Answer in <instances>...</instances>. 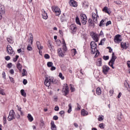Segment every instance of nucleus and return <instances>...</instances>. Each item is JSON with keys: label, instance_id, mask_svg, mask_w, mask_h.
<instances>
[{"label": "nucleus", "instance_id": "9d476101", "mask_svg": "<svg viewBox=\"0 0 130 130\" xmlns=\"http://www.w3.org/2000/svg\"><path fill=\"white\" fill-rule=\"evenodd\" d=\"M102 69L103 73L104 74V75H106L110 70V68L106 65L103 66Z\"/></svg>", "mask_w": 130, "mask_h": 130}, {"label": "nucleus", "instance_id": "de8ad7c7", "mask_svg": "<svg viewBox=\"0 0 130 130\" xmlns=\"http://www.w3.org/2000/svg\"><path fill=\"white\" fill-rule=\"evenodd\" d=\"M99 126L100 128H104V124H103V123H102L99 124Z\"/></svg>", "mask_w": 130, "mask_h": 130}, {"label": "nucleus", "instance_id": "338daca9", "mask_svg": "<svg viewBox=\"0 0 130 130\" xmlns=\"http://www.w3.org/2000/svg\"><path fill=\"white\" fill-rule=\"evenodd\" d=\"M13 60L14 62H16V61H17V55H16L15 57L13 58Z\"/></svg>", "mask_w": 130, "mask_h": 130}, {"label": "nucleus", "instance_id": "864d4df0", "mask_svg": "<svg viewBox=\"0 0 130 130\" xmlns=\"http://www.w3.org/2000/svg\"><path fill=\"white\" fill-rule=\"evenodd\" d=\"M6 60H10L11 59V57L10 56H7L5 57Z\"/></svg>", "mask_w": 130, "mask_h": 130}, {"label": "nucleus", "instance_id": "2f4dec72", "mask_svg": "<svg viewBox=\"0 0 130 130\" xmlns=\"http://www.w3.org/2000/svg\"><path fill=\"white\" fill-rule=\"evenodd\" d=\"M18 111H20L21 115H23V112H22V108L19 107V106H17Z\"/></svg>", "mask_w": 130, "mask_h": 130}, {"label": "nucleus", "instance_id": "6e6552de", "mask_svg": "<svg viewBox=\"0 0 130 130\" xmlns=\"http://www.w3.org/2000/svg\"><path fill=\"white\" fill-rule=\"evenodd\" d=\"M80 17L82 24H83V25H86V24H87V16L85 14H82Z\"/></svg>", "mask_w": 130, "mask_h": 130}, {"label": "nucleus", "instance_id": "69168bd1", "mask_svg": "<svg viewBox=\"0 0 130 130\" xmlns=\"http://www.w3.org/2000/svg\"><path fill=\"white\" fill-rule=\"evenodd\" d=\"M10 74H11V75H14V70H13V69H11V70H10Z\"/></svg>", "mask_w": 130, "mask_h": 130}, {"label": "nucleus", "instance_id": "0eeeda50", "mask_svg": "<svg viewBox=\"0 0 130 130\" xmlns=\"http://www.w3.org/2000/svg\"><path fill=\"white\" fill-rule=\"evenodd\" d=\"M90 36L95 41V42H98L99 39H98V34L94 33L93 31L90 32Z\"/></svg>", "mask_w": 130, "mask_h": 130}, {"label": "nucleus", "instance_id": "20e7f679", "mask_svg": "<svg viewBox=\"0 0 130 130\" xmlns=\"http://www.w3.org/2000/svg\"><path fill=\"white\" fill-rule=\"evenodd\" d=\"M52 10L54 13H55V16H59L61 13L60 9L57 6H52Z\"/></svg>", "mask_w": 130, "mask_h": 130}, {"label": "nucleus", "instance_id": "a211bd4d", "mask_svg": "<svg viewBox=\"0 0 130 130\" xmlns=\"http://www.w3.org/2000/svg\"><path fill=\"white\" fill-rule=\"evenodd\" d=\"M103 12H104V13H106L107 14H108L109 15H110V14H111V12L109 11V9H108V8L107 7H105L103 9Z\"/></svg>", "mask_w": 130, "mask_h": 130}, {"label": "nucleus", "instance_id": "f704fd0d", "mask_svg": "<svg viewBox=\"0 0 130 130\" xmlns=\"http://www.w3.org/2000/svg\"><path fill=\"white\" fill-rule=\"evenodd\" d=\"M22 77L27 76V71H26V70L23 69V72L22 73Z\"/></svg>", "mask_w": 130, "mask_h": 130}, {"label": "nucleus", "instance_id": "393cba45", "mask_svg": "<svg viewBox=\"0 0 130 130\" xmlns=\"http://www.w3.org/2000/svg\"><path fill=\"white\" fill-rule=\"evenodd\" d=\"M121 47L123 49H126V48H127V47L126 46V43L121 42Z\"/></svg>", "mask_w": 130, "mask_h": 130}, {"label": "nucleus", "instance_id": "a878e982", "mask_svg": "<svg viewBox=\"0 0 130 130\" xmlns=\"http://www.w3.org/2000/svg\"><path fill=\"white\" fill-rule=\"evenodd\" d=\"M7 41L11 44H13L14 43V40H13L12 38H8Z\"/></svg>", "mask_w": 130, "mask_h": 130}, {"label": "nucleus", "instance_id": "6e6d98bb", "mask_svg": "<svg viewBox=\"0 0 130 130\" xmlns=\"http://www.w3.org/2000/svg\"><path fill=\"white\" fill-rule=\"evenodd\" d=\"M107 49H109V52H110V53H111V52H112V49L111 48V47H108Z\"/></svg>", "mask_w": 130, "mask_h": 130}, {"label": "nucleus", "instance_id": "58836bf2", "mask_svg": "<svg viewBox=\"0 0 130 130\" xmlns=\"http://www.w3.org/2000/svg\"><path fill=\"white\" fill-rule=\"evenodd\" d=\"M0 94H1V95H6V93H5V92H4V89H2V88L0 87Z\"/></svg>", "mask_w": 130, "mask_h": 130}, {"label": "nucleus", "instance_id": "39448f33", "mask_svg": "<svg viewBox=\"0 0 130 130\" xmlns=\"http://www.w3.org/2000/svg\"><path fill=\"white\" fill-rule=\"evenodd\" d=\"M62 93H63L64 96H67L69 93H70V89H69V85L66 84L65 86L63 87L62 90Z\"/></svg>", "mask_w": 130, "mask_h": 130}, {"label": "nucleus", "instance_id": "49530a36", "mask_svg": "<svg viewBox=\"0 0 130 130\" xmlns=\"http://www.w3.org/2000/svg\"><path fill=\"white\" fill-rule=\"evenodd\" d=\"M18 53H21V52H24V50L22 49H19L17 50Z\"/></svg>", "mask_w": 130, "mask_h": 130}, {"label": "nucleus", "instance_id": "09e8293b", "mask_svg": "<svg viewBox=\"0 0 130 130\" xmlns=\"http://www.w3.org/2000/svg\"><path fill=\"white\" fill-rule=\"evenodd\" d=\"M104 118L102 117V116H100L98 118L99 121H102V120H103Z\"/></svg>", "mask_w": 130, "mask_h": 130}, {"label": "nucleus", "instance_id": "774afa93", "mask_svg": "<svg viewBox=\"0 0 130 130\" xmlns=\"http://www.w3.org/2000/svg\"><path fill=\"white\" fill-rule=\"evenodd\" d=\"M127 67L130 68V61H127Z\"/></svg>", "mask_w": 130, "mask_h": 130}, {"label": "nucleus", "instance_id": "f3484780", "mask_svg": "<svg viewBox=\"0 0 130 130\" xmlns=\"http://www.w3.org/2000/svg\"><path fill=\"white\" fill-rule=\"evenodd\" d=\"M51 129L56 130V125L54 124V121H52L51 122Z\"/></svg>", "mask_w": 130, "mask_h": 130}, {"label": "nucleus", "instance_id": "a19ab883", "mask_svg": "<svg viewBox=\"0 0 130 130\" xmlns=\"http://www.w3.org/2000/svg\"><path fill=\"white\" fill-rule=\"evenodd\" d=\"M44 58H46V59H49V58H50V56H49L48 54H45L44 55Z\"/></svg>", "mask_w": 130, "mask_h": 130}, {"label": "nucleus", "instance_id": "5fc2aeb1", "mask_svg": "<svg viewBox=\"0 0 130 130\" xmlns=\"http://www.w3.org/2000/svg\"><path fill=\"white\" fill-rule=\"evenodd\" d=\"M70 86H71L70 89H71V92H74V91H75V88L74 87H73L72 85L70 84Z\"/></svg>", "mask_w": 130, "mask_h": 130}, {"label": "nucleus", "instance_id": "7ed1b4c3", "mask_svg": "<svg viewBox=\"0 0 130 130\" xmlns=\"http://www.w3.org/2000/svg\"><path fill=\"white\" fill-rule=\"evenodd\" d=\"M117 57L114 54V52L112 53V58L110 60V61L109 62V65L112 68V69H114V66H113V64H114V62L115 61V60L116 59Z\"/></svg>", "mask_w": 130, "mask_h": 130}, {"label": "nucleus", "instance_id": "1a4fd4ad", "mask_svg": "<svg viewBox=\"0 0 130 130\" xmlns=\"http://www.w3.org/2000/svg\"><path fill=\"white\" fill-rule=\"evenodd\" d=\"M15 118V112H14V110L11 111L9 113V115L8 117V120L9 121H11L12 119H14Z\"/></svg>", "mask_w": 130, "mask_h": 130}, {"label": "nucleus", "instance_id": "cd10ccee", "mask_svg": "<svg viewBox=\"0 0 130 130\" xmlns=\"http://www.w3.org/2000/svg\"><path fill=\"white\" fill-rule=\"evenodd\" d=\"M101 88L100 87H98L96 88V94L97 95H101Z\"/></svg>", "mask_w": 130, "mask_h": 130}, {"label": "nucleus", "instance_id": "4468645a", "mask_svg": "<svg viewBox=\"0 0 130 130\" xmlns=\"http://www.w3.org/2000/svg\"><path fill=\"white\" fill-rule=\"evenodd\" d=\"M69 4L71 7H74L75 8L78 6V5L77 4V2L74 1V0L70 1L69 2Z\"/></svg>", "mask_w": 130, "mask_h": 130}, {"label": "nucleus", "instance_id": "aec40b11", "mask_svg": "<svg viewBox=\"0 0 130 130\" xmlns=\"http://www.w3.org/2000/svg\"><path fill=\"white\" fill-rule=\"evenodd\" d=\"M88 23H89V26H91V27H94L95 22H94V20L92 21L91 19H89L88 20Z\"/></svg>", "mask_w": 130, "mask_h": 130}, {"label": "nucleus", "instance_id": "680f3d73", "mask_svg": "<svg viewBox=\"0 0 130 130\" xmlns=\"http://www.w3.org/2000/svg\"><path fill=\"white\" fill-rule=\"evenodd\" d=\"M27 83H28V82L27 81V80H26V79L23 80V85H26Z\"/></svg>", "mask_w": 130, "mask_h": 130}, {"label": "nucleus", "instance_id": "e433bc0d", "mask_svg": "<svg viewBox=\"0 0 130 130\" xmlns=\"http://www.w3.org/2000/svg\"><path fill=\"white\" fill-rule=\"evenodd\" d=\"M59 77L61 78V80H64V77L62 76V73H59Z\"/></svg>", "mask_w": 130, "mask_h": 130}, {"label": "nucleus", "instance_id": "a18cd8bd", "mask_svg": "<svg viewBox=\"0 0 130 130\" xmlns=\"http://www.w3.org/2000/svg\"><path fill=\"white\" fill-rule=\"evenodd\" d=\"M9 79H10L11 83H13V84L14 83H15V80H14V78L13 77H11V76H9Z\"/></svg>", "mask_w": 130, "mask_h": 130}, {"label": "nucleus", "instance_id": "473e14b6", "mask_svg": "<svg viewBox=\"0 0 130 130\" xmlns=\"http://www.w3.org/2000/svg\"><path fill=\"white\" fill-rule=\"evenodd\" d=\"M17 69H18V70L20 72H21V71H22V65H21V64H20V63L17 64Z\"/></svg>", "mask_w": 130, "mask_h": 130}, {"label": "nucleus", "instance_id": "3c124183", "mask_svg": "<svg viewBox=\"0 0 130 130\" xmlns=\"http://www.w3.org/2000/svg\"><path fill=\"white\" fill-rule=\"evenodd\" d=\"M2 77L6 79V72H3L2 73Z\"/></svg>", "mask_w": 130, "mask_h": 130}, {"label": "nucleus", "instance_id": "c756f323", "mask_svg": "<svg viewBox=\"0 0 130 130\" xmlns=\"http://www.w3.org/2000/svg\"><path fill=\"white\" fill-rule=\"evenodd\" d=\"M20 92L22 96H23V97H26V93L25 92V90H24V89H21Z\"/></svg>", "mask_w": 130, "mask_h": 130}, {"label": "nucleus", "instance_id": "bb28decb", "mask_svg": "<svg viewBox=\"0 0 130 130\" xmlns=\"http://www.w3.org/2000/svg\"><path fill=\"white\" fill-rule=\"evenodd\" d=\"M5 13H6V11H5V8L4 7L0 8V15L5 14Z\"/></svg>", "mask_w": 130, "mask_h": 130}, {"label": "nucleus", "instance_id": "f03ea898", "mask_svg": "<svg viewBox=\"0 0 130 130\" xmlns=\"http://www.w3.org/2000/svg\"><path fill=\"white\" fill-rule=\"evenodd\" d=\"M90 47H91V51L92 54H94L96 53V51H98L97 50V44L95 43L94 41H92L90 43Z\"/></svg>", "mask_w": 130, "mask_h": 130}, {"label": "nucleus", "instance_id": "c85d7f7f", "mask_svg": "<svg viewBox=\"0 0 130 130\" xmlns=\"http://www.w3.org/2000/svg\"><path fill=\"white\" fill-rule=\"evenodd\" d=\"M29 35H30V44L32 45L33 44V41H34V39H33V35H32L31 33H30L29 34Z\"/></svg>", "mask_w": 130, "mask_h": 130}, {"label": "nucleus", "instance_id": "2eb2a0df", "mask_svg": "<svg viewBox=\"0 0 130 130\" xmlns=\"http://www.w3.org/2000/svg\"><path fill=\"white\" fill-rule=\"evenodd\" d=\"M57 52L59 57H63V56H64V54L62 52V50L61 48L58 49Z\"/></svg>", "mask_w": 130, "mask_h": 130}, {"label": "nucleus", "instance_id": "412c9836", "mask_svg": "<svg viewBox=\"0 0 130 130\" xmlns=\"http://www.w3.org/2000/svg\"><path fill=\"white\" fill-rule=\"evenodd\" d=\"M96 66L98 67H101L102 66V60L101 58H99L96 61Z\"/></svg>", "mask_w": 130, "mask_h": 130}, {"label": "nucleus", "instance_id": "c9c22d12", "mask_svg": "<svg viewBox=\"0 0 130 130\" xmlns=\"http://www.w3.org/2000/svg\"><path fill=\"white\" fill-rule=\"evenodd\" d=\"M52 66H53V63H52V62H47V66L48 67V68H51V67H52Z\"/></svg>", "mask_w": 130, "mask_h": 130}, {"label": "nucleus", "instance_id": "c03bdc74", "mask_svg": "<svg viewBox=\"0 0 130 130\" xmlns=\"http://www.w3.org/2000/svg\"><path fill=\"white\" fill-rule=\"evenodd\" d=\"M7 68H8V69H11V68H12V67H13V64H12V63H9L7 64Z\"/></svg>", "mask_w": 130, "mask_h": 130}, {"label": "nucleus", "instance_id": "dca6fc26", "mask_svg": "<svg viewBox=\"0 0 130 130\" xmlns=\"http://www.w3.org/2000/svg\"><path fill=\"white\" fill-rule=\"evenodd\" d=\"M42 17L43 18V19H44L45 20H47V19L48 18V16L47 15V13H46L45 11H44V10H43L42 11Z\"/></svg>", "mask_w": 130, "mask_h": 130}, {"label": "nucleus", "instance_id": "5701e85b", "mask_svg": "<svg viewBox=\"0 0 130 130\" xmlns=\"http://www.w3.org/2000/svg\"><path fill=\"white\" fill-rule=\"evenodd\" d=\"M37 46L39 50L43 49V46H41V44H40V42H37Z\"/></svg>", "mask_w": 130, "mask_h": 130}, {"label": "nucleus", "instance_id": "052dcab7", "mask_svg": "<svg viewBox=\"0 0 130 130\" xmlns=\"http://www.w3.org/2000/svg\"><path fill=\"white\" fill-rule=\"evenodd\" d=\"M77 110H81V106L79 104H77Z\"/></svg>", "mask_w": 130, "mask_h": 130}, {"label": "nucleus", "instance_id": "6ab92c4d", "mask_svg": "<svg viewBox=\"0 0 130 130\" xmlns=\"http://www.w3.org/2000/svg\"><path fill=\"white\" fill-rule=\"evenodd\" d=\"M88 112L85 110V109H82L81 110V115H82L83 116H86L88 115Z\"/></svg>", "mask_w": 130, "mask_h": 130}, {"label": "nucleus", "instance_id": "bf43d9fd", "mask_svg": "<svg viewBox=\"0 0 130 130\" xmlns=\"http://www.w3.org/2000/svg\"><path fill=\"white\" fill-rule=\"evenodd\" d=\"M53 119L54 120H57L58 119V117L56 115L53 116Z\"/></svg>", "mask_w": 130, "mask_h": 130}, {"label": "nucleus", "instance_id": "e2e57ef3", "mask_svg": "<svg viewBox=\"0 0 130 130\" xmlns=\"http://www.w3.org/2000/svg\"><path fill=\"white\" fill-rule=\"evenodd\" d=\"M117 118L118 120H121V119L122 118V116L121 115H120V116H118Z\"/></svg>", "mask_w": 130, "mask_h": 130}, {"label": "nucleus", "instance_id": "4d7b16f0", "mask_svg": "<svg viewBox=\"0 0 130 130\" xmlns=\"http://www.w3.org/2000/svg\"><path fill=\"white\" fill-rule=\"evenodd\" d=\"M54 110L55 111H58L59 110V107L58 106L55 107Z\"/></svg>", "mask_w": 130, "mask_h": 130}, {"label": "nucleus", "instance_id": "4c0bfd02", "mask_svg": "<svg viewBox=\"0 0 130 130\" xmlns=\"http://www.w3.org/2000/svg\"><path fill=\"white\" fill-rule=\"evenodd\" d=\"M104 21L105 20L103 19L101 21L100 23L99 24V26L100 27H101L102 26H104V25H105V24H104Z\"/></svg>", "mask_w": 130, "mask_h": 130}, {"label": "nucleus", "instance_id": "4be33fe9", "mask_svg": "<svg viewBox=\"0 0 130 130\" xmlns=\"http://www.w3.org/2000/svg\"><path fill=\"white\" fill-rule=\"evenodd\" d=\"M62 44H63V49L64 50V51H67V44H66V41H64V39H62Z\"/></svg>", "mask_w": 130, "mask_h": 130}, {"label": "nucleus", "instance_id": "13d9d810", "mask_svg": "<svg viewBox=\"0 0 130 130\" xmlns=\"http://www.w3.org/2000/svg\"><path fill=\"white\" fill-rule=\"evenodd\" d=\"M110 24H111V21H108L106 24V27H107V26H109V25H110Z\"/></svg>", "mask_w": 130, "mask_h": 130}, {"label": "nucleus", "instance_id": "7c9ffc66", "mask_svg": "<svg viewBox=\"0 0 130 130\" xmlns=\"http://www.w3.org/2000/svg\"><path fill=\"white\" fill-rule=\"evenodd\" d=\"M76 23L78 25H80V26L81 25V22H80V19H79V17H78L76 18Z\"/></svg>", "mask_w": 130, "mask_h": 130}, {"label": "nucleus", "instance_id": "f257e3e1", "mask_svg": "<svg viewBox=\"0 0 130 130\" xmlns=\"http://www.w3.org/2000/svg\"><path fill=\"white\" fill-rule=\"evenodd\" d=\"M44 84L46 87H50L51 84H54V78L50 76L46 77Z\"/></svg>", "mask_w": 130, "mask_h": 130}, {"label": "nucleus", "instance_id": "8fccbe9b", "mask_svg": "<svg viewBox=\"0 0 130 130\" xmlns=\"http://www.w3.org/2000/svg\"><path fill=\"white\" fill-rule=\"evenodd\" d=\"M72 51L74 53V55H76V54L77 53V50H76V49H72Z\"/></svg>", "mask_w": 130, "mask_h": 130}, {"label": "nucleus", "instance_id": "0e129e2a", "mask_svg": "<svg viewBox=\"0 0 130 130\" xmlns=\"http://www.w3.org/2000/svg\"><path fill=\"white\" fill-rule=\"evenodd\" d=\"M56 68L55 67L52 66L51 67V71H55Z\"/></svg>", "mask_w": 130, "mask_h": 130}, {"label": "nucleus", "instance_id": "b1692460", "mask_svg": "<svg viewBox=\"0 0 130 130\" xmlns=\"http://www.w3.org/2000/svg\"><path fill=\"white\" fill-rule=\"evenodd\" d=\"M27 118H28L29 121H30V122H32V121H33V120H34L33 117L30 114H28Z\"/></svg>", "mask_w": 130, "mask_h": 130}, {"label": "nucleus", "instance_id": "79ce46f5", "mask_svg": "<svg viewBox=\"0 0 130 130\" xmlns=\"http://www.w3.org/2000/svg\"><path fill=\"white\" fill-rule=\"evenodd\" d=\"M27 49L29 51H32V47H31V46L30 45H28V46L27 47Z\"/></svg>", "mask_w": 130, "mask_h": 130}, {"label": "nucleus", "instance_id": "9b49d317", "mask_svg": "<svg viewBox=\"0 0 130 130\" xmlns=\"http://www.w3.org/2000/svg\"><path fill=\"white\" fill-rule=\"evenodd\" d=\"M92 17L93 22H94L95 24H97V23H98V18H97L98 15H97L96 13H92Z\"/></svg>", "mask_w": 130, "mask_h": 130}, {"label": "nucleus", "instance_id": "ea45409f", "mask_svg": "<svg viewBox=\"0 0 130 130\" xmlns=\"http://www.w3.org/2000/svg\"><path fill=\"white\" fill-rule=\"evenodd\" d=\"M3 123L4 124H6L7 123V117H6V116H4L3 117Z\"/></svg>", "mask_w": 130, "mask_h": 130}, {"label": "nucleus", "instance_id": "423d86ee", "mask_svg": "<svg viewBox=\"0 0 130 130\" xmlns=\"http://www.w3.org/2000/svg\"><path fill=\"white\" fill-rule=\"evenodd\" d=\"M7 52L8 53V54H10V55H12V54H15V52L13 50V48H12V47L10 45H7Z\"/></svg>", "mask_w": 130, "mask_h": 130}, {"label": "nucleus", "instance_id": "f8f14e48", "mask_svg": "<svg viewBox=\"0 0 130 130\" xmlns=\"http://www.w3.org/2000/svg\"><path fill=\"white\" fill-rule=\"evenodd\" d=\"M70 30H71V31L73 32V33H75V32L77 31V26L76 25V24H71L70 26Z\"/></svg>", "mask_w": 130, "mask_h": 130}, {"label": "nucleus", "instance_id": "ddd939ff", "mask_svg": "<svg viewBox=\"0 0 130 130\" xmlns=\"http://www.w3.org/2000/svg\"><path fill=\"white\" fill-rule=\"evenodd\" d=\"M120 35H117L115 36L114 38V41L116 43H119L120 41H121V39H120Z\"/></svg>", "mask_w": 130, "mask_h": 130}, {"label": "nucleus", "instance_id": "72a5a7b5", "mask_svg": "<svg viewBox=\"0 0 130 130\" xmlns=\"http://www.w3.org/2000/svg\"><path fill=\"white\" fill-rule=\"evenodd\" d=\"M69 110L68 111V113H71L72 112V104H70L69 105Z\"/></svg>", "mask_w": 130, "mask_h": 130}, {"label": "nucleus", "instance_id": "603ef678", "mask_svg": "<svg viewBox=\"0 0 130 130\" xmlns=\"http://www.w3.org/2000/svg\"><path fill=\"white\" fill-rule=\"evenodd\" d=\"M99 55V51L95 52V55L94 56V57H98V56Z\"/></svg>", "mask_w": 130, "mask_h": 130}, {"label": "nucleus", "instance_id": "37998d69", "mask_svg": "<svg viewBox=\"0 0 130 130\" xmlns=\"http://www.w3.org/2000/svg\"><path fill=\"white\" fill-rule=\"evenodd\" d=\"M103 58L104 60H108L109 59V56H104Z\"/></svg>", "mask_w": 130, "mask_h": 130}]
</instances>
